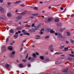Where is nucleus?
<instances>
[{"instance_id":"1","label":"nucleus","mask_w":74,"mask_h":74,"mask_svg":"<svg viewBox=\"0 0 74 74\" xmlns=\"http://www.w3.org/2000/svg\"><path fill=\"white\" fill-rule=\"evenodd\" d=\"M15 51H13L12 52V53L10 54V56L11 58H13L14 57V54H15Z\"/></svg>"},{"instance_id":"2","label":"nucleus","mask_w":74,"mask_h":74,"mask_svg":"<svg viewBox=\"0 0 74 74\" xmlns=\"http://www.w3.org/2000/svg\"><path fill=\"white\" fill-rule=\"evenodd\" d=\"M47 31L48 32H50L51 33L54 34L55 33V32L54 31H53L52 30H51V29H47Z\"/></svg>"},{"instance_id":"3","label":"nucleus","mask_w":74,"mask_h":74,"mask_svg":"<svg viewBox=\"0 0 74 74\" xmlns=\"http://www.w3.org/2000/svg\"><path fill=\"white\" fill-rule=\"evenodd\" d=\"M55 34L56 35V36H58L59 37H62V36L60 33H57L56 32L55 33Z\"/></svg>"},{"instance_id":"4","label":"nucleus","mask_w":74,"mask_h":74,"mask_svg":"<svg viewBox=\"0 0 74 74\" xmlns=\"http://www.w3.org/2000/svg\"><path fill=\"white\" fill-rule=\"evenodd\" d=\"M52 47H53V45H51L49 47V49H51L50 50L51 52H53V49L52 48Z\"/></svg>"},{"instance_id":"5","label":"nucleus","mask_w":74,"mask_h":74,"mask_svg":"<svg viewBox=\"0 0 74 74\" xmlns=\"http://www.w3.org/2000/svg\"><path fill=\"white\" fill-rule=\"evenodd\" d=\"M8 49L10 50V51H11L12 49V47L11 46H10L8 47Z\"/></svg>"},{"instance_id":"6","label":"nucleus","mask_w":74,"mask_h":74,"mask_svg":"<svg viewBox=\"0 0 74 74\" xmlns=\"http://www.w3.org/2000/svg\"><path fill=\"white\" fill-rule=\"evenodd\" d=\"M63 53L62 52H57L55 54V55H59V54H62Z\"/></svg>"},{"instance_id":"7","label":"nucleus","mask_w":74,"mask_h":74,"mask_svg":"<svg viewBox=\"0 0 74 74\" xmlns=\"http://www.w3.org/2000/svg\"><path fill=\"white\" fill-rule=\"evenodd\" d=\"M24 34H25V35H30V34L29 33L26 32H24Z\"/></svg>"},{"instance_id":"8","label":"nucleus","mask_w":74,"mask_h":74,"mask_svg":"<svg viewBox=\"0 0 74 74\" xmlns=\"http://www.w3.org/2000/svg\"><path fill=\"white\" fill-rule=\"evenodd\" d=\"M5 67L6 68H8V67H10V65L8 64H7L5 65Z\"/></svg>"},{"instance_id":"9","label":"nucleus","mask_w":74,"mask_h":74,"mask_svg":"<svg viewBox=\"0 0 74 74\" xmlns=\"http://www.w3.org/2000/svg\"><path fill=\"white\" fill-rule=\"evenodd\" d=\"M40 58L41 59V60H43L44 59V57L43 56H40Z\"/></svg>"},{"instance_id":"10","label":"nucleus","mask_w":74,"mask_h":74,"mask_svg":"<svg viewBox=\"0 0 74 74\" xmlns=\"http://www.w3.org/2000/svg\"><path fill=\"white\" fill-rule=\"evenodd\" d=\"M22 18V16H20L17 18V19H21Z\"/></svg>"},{"instance_id":"11","label":"nucleus","mask_w":74,"mask_h":74,"mask_svg":"<svg viewBox=\"0 0 74 74\" xmlns=\"http://www.w3.org/2000/svg\"><path fill=\"white\" fill-rule=\"evenodd\" d=\"M59 21V18H56V19H55V22H58Z\"/></svg>"},{"instance_id":"12","label":"nucleus","mask_w":74,"mask_h":74,"mask_svg":"<svg viewBox=\"0 0 74 74\" xmlns=\"http://www.w3.org/2000/svg\"><path fill=\"white\" fill-rule=\"evenodd\" d=\"M52 18H49L48 19V21L49 22H50V21H52Z\"/></svg>"},{"instance_id":"13","label":"nucleus","mask_w":74,"mask_h":74,"mask_svg":"<svg viewBox=\"0 0 74 74\" xmlns=\"http://www.w3.org/2000/svg\"><path fill=\"white\" fill-rule=\"evenodd\" d=\"M68 70V69H67L64 70L63 71V72H64L65 73H67V72Z\"/></svg>"},{"instance_id":"14","label":"nucleus","mask_w":74,"mask_h":74,"mask_svg":"<svg viewBox=\"0 0 74 74\" xmlns=\"http://www.w3.org/2000/svg\"><path fill=\"white\" fill-rule=\"evenodd\" d=\"M67 36H70V32H68L67 33Z\"/></svg>"},{"instance_id":"15","label":"nucleus","mask_w":74,"mask_h":74,"mask_svg":"<svg viewBox=\"0 0 74 74\" xmlns=\"http://www.w3.org/2000/svg\"><path fill=\"white\" fill-rule=\"evenodd\" d=\"M10 33H14V30L11 29L10 30Z\"/></svg>"},{"instance_id":"16","label":"nucleus","mask_w":74,"mask_h":74,"mask_svg":"<svg viewBox=\"0 0 74 74\" xmlns=\"http://www.w3.org/2000/svg\"><path fill=\"white\" fill-rule=\"evenodd\" d=\"M45 61H49V59L48 58H46L45 59Z\"/></svg>"},{"instance_id":"17","label":"nucleus","mask_w":74,"mask_h":74,"mask_svg":"<svg viewBox=\"0 0 74 74\" xmlns=\"http://www.w3.org/2000/svg\"><path fill=\"white\" fill-rule=\"evenodd\" d=\"M18 35H15L14 36V38L16 39V38H18Z\"/></svg>"},{"instance_id":"18","label":"nucleus","mask_w":74,"mask_h":74,"mask_svg":"<svg viewBox=\"0 0 74 74\" xmlns=\"http://www.w3.org/2000/svg\"><path fill=\"white\" fill-rule=\"evenodd\" d=\"M11 16V14L10 13L8 14V16L9 17H10Z\"/></svg>"},{"instance_id":"19","label":"nucleus","mask_w":74,"mask_h":74,"mask_svg":"<svg viewBox=\"0 0 74 74\" xmlns=\"http://www.w3.org/2000/svg\"><path fill=\"white\" fill-rule=\"evenodd\" d=\"M19 66L20 67H23V64H19Z\"/></svg>"},{"instance_id":"20","label":"nucleus","mask_w":74,"mask_h":74,"mask_svg":"<svg viewBox=\"0 0 74 74\" xmlns=\"http://www.w3.org/2000/svg\"><path fill=\"white\" fill-rule=\"evenodd\" d=\"M0 10L1 12H3V9L1 7H0Z\"/></svg>"},{"instance_id":"21","label":"nucleus","mask_w":74,"mask_h":74,"mask_svg":"<svg viewBox=\"0 0 74 74\" xmlns=\"http://www.w3.org/2000/svg\"><path fill=\"white\" fill-rule=\"evenodd\" d=\"M21 27H17L16 28V29L17 30H21Z\"/></svg>"},{"instance_id":"22","label":"nucleus","mask_w":74,"mask_h":74,"mask_svg":"<svg viewBox=\"0 0 74 74\" xmlns=\"http://www.w3.org/2000/svg\"><path fill=\"white\" fill-rule=\"evenodd\" d=\"M64 47V46H62L60 47V49H63V48Z\"/></svg>"},{"instance_id":"23","label":"nucleus","mask_w":74,"mask_h":74,"mask_svg":"<svg viewBox=\"0 0 74 74\" xmlns=\"http://www.w3.org/2000/svg\"><path fill=\"white\" fill-rule=\"evenodd\" d=\"M58 27H61L62 26V24H59L58 25Z\"/></svg>"},{"instance_id":"24","label":"nucleus","mask_w":74,"mask_h":74,"mask_svg":"<svg viewBox=\"0 0 74 74\" xmlns=\"http://www.w3.org/2000/svg\"><path fill=\"white\" fill-rule=\"evenodd\" d=\"M24 14H25V12H23L21 13L20 15H24Z\"/></svg>"},{"instance_id":"25","label":"nucleus","mask_w":74,"mask_h":74,"mask_svg":"<svg viewBox=\"0 0 74 74\" xmlns=\"http://www.w3.org/2000/svg\"><path fill=\"white\" fill-rule=\"evenodd\" d=\"M55 64H60V63H58V62H56Z\"/></svg>"},{"instance_id":"26","label":"nucleus","mask_w":74,"mask_h":74,"mask_svg":"<svg viewBox=\"0 0 74 74\" xmlns=\"http://www.w3.org/2000/svg\"><path fill=\"white\" fill-rule=\"evenodd\" d=\"M21 1H17V2H16V3H21Z\"/></svg>"},{"instance_id":"27","label":"nucleus","mask_w":74,"mask_h":74,"mask_svg":"<svg viewBox=\"0 0 74 74\" xmlns=\"http://www.w3.org/2000/svg\"><path fill=\"white\" fill-rule=\"evenodd\" d=\"M69 55L72 57H74V55L73 54H69Z\"/></svg>"},{"instance_id":"28","label":"nucleus","mask_w":74,"mask_h":74,"mask_svg":"<svg viewBox=\"0 0 74 74\" xmlns=\"http://www.w3.org/2000/svg\"><path fill=\"white\" fill-rule=\"evenodd\" d=\"M33 57H34V58H36V54L34 53L33 54Z\"/></svg>"},{"instance_id":"29","label":"nucleus","mask_w":74,"mask_h":74,"mask_svg":"<svg viewBox=\"0 0 74 74\" xmlns=\"http://www.w3.org/2000/svg\"><path fill=\"white\" fill-rule=\"evenodd\" d=\"M68 47H67V48H66V47H64V49H65V51H67V49H68Z\"/></svg>"},{"instance_id":"30","label":"nucleus","mask_w":74,"mask_h":74,"mask_svg":"<svg viewBox=\"0 0 74 74\" xmlns=\"http://www.w3.org/2000/svg\"><path fill=\"white\" fill-rule=\"evenodd\" d=\"M49 37V36H47L45 37V38H48Z\"/></svg>"},{"instance_id":"31","label":"nucleus","mask_w":74,"mask_h":74,"mask_svg":"<svg viewBox=\"0 0 74 74\" xmlns=\"http://www.w3.org/2000/svg\"><path fill=\"white\" fill-rule=\"evenodd\" d=\"M71 41L72 43H74V40H71Z\"/></svg>"},{"instance_id":"32","label":"nucleus","mask_w":74,"mask_h":74,"mask_svg":"<svg viewBox=\"0 0 74 74\" xmlns=\"http://www.w3.org/2000/svg\"><path fill=\"white\" fill-rule=\"evenodd\" d=\"M34 9V10H37V7H35L34 8H33Z\"/></svg>"},{"instance_id":"33","label":"nucleus","mask_w":74,"mask_h":74,"mask_svg":"<svg viewBox=\"0 0 74 74\" xmlns=\"http://www.w3.org/2000/svg\"><path fill=\"white\" fill-rule=\"evenodd\" d=\"M21 7H24L25 6V5H24V4H22L21 5Z\"/></svg>"},{"instance_id":"34","label":"nucleus","mask_w":74,"mask_h":74,"mask_svg":"<svg viewBox=\"0 0 74 74\" xmlns=\"http://www.w3.org/2000/svg\"><path fill=\"white\" fill-rule=\"evenodd\" d=\"M23 62H26L27 60H23Z\"/></svg>"},{"instance_id":"35","label":"nucleus","mask_w":74,"mask_h":74,"mask_svg":"<svg viewBox=\"0 0 74 74\" xmlns=\"http://www.w3.org/2000/svg\"><path fill=\"white\" fill-rule=\"evenodd\" d=\"M65 28H64L63 29H61L60 30V31L61 32H63V30H65Z\"/></svg>"},{"instance_id":"36","label":"nucleus","mask_w":74,"mask_h":74,"mask_svg":"<svg viewBox=\"0 0 74 74\" xmlns=\"http://www.w3.org/2000/svg\"><path fill=\"white\" fill-rule=\"evenodd\" d=\"M10 4H11V3H9V2H8V5H10Z\"/></svg>"},{"instance_id":"37","label":"nucleus","mask_w":74,"mask_h":74,"mask_svg":"<svg viewBox=\"0 0 74 74\" xmlns=\"http://www.w3.org/2000/svg\"><path fill=\"white\" fill-rule=\"evenodd\" d=\"M44 29L43 28H42L41 29L40 31H44Z\"/></svg>"},{"instance_id":"38","label":"nucleus","mask_w":74,"mask_h":74,"mask_svg":"<svg viewBox=\"0 0 74 74\" xmlns=\"http://www.w3.org/2000/svg\"><path fill=\"white\" fill-rule=\"evenodd\" d=\"M6 42H8V38H7L6 39Z\"/></svg>"},{"instance_id":"39","label":"nucleus","mask_w":74,"mask_h":74,"mask_svg":"<svg viewBox=\"0 0 74 74\" xmlns=\"http://www.w3.org/2000/svg\"><path fill=\"white\" fill-rule=\"evenodd\" d=\"M38 15V14H34V16H37V15Z\"/></svg>"},{"instance_id":"40","label":"nucleus","mask_w":74,"mask_h":74,"mask_svg":"<svg viewBox=\"0 0 74 74\" xmlns=\"http://www.w3.org/2000/svg\"><path fill=\"white\" fill-rule=\"evenodd\" d=\"M34 23L33 24H32V27H34Z\"/></svg>"},{"instance_id":"41","label":"nucleus","mask_w":74,"mask_h":74,"mask_svg":"<svg viewBox=\"0 0 74 74\" xmlns=\"http://www.w3.org/2000/svg\"><path fill=\"white\" fill-rule=\"evenodd\" d=\"M36 55H39V54L37 52H36Z\"/></svg>"},{"instance_id":"42","label":"nucleus","mask_w":74,"mask_h":74,"mask_svg":"<svg viewBox=\"0 0 74 74\" xmlns=\"http://www.w3.org/2000/svg\"><path fill=\"white\" fill-rule=\"evenodd\" d=\"M43 34V32H41L40 33V34Z\"/></svg>"},{"instance_id":"43","label":"nucleus","mask_w":74,"mask_h":74,"mask_svg":"<svg viewBox=\"0 0 74 74\" xmlns=\"http://www.w3.org/2000/svg\"><path fill=\"white\" fill-rule=\"evenodd\" d=\"M2 2H3V0H0V3H2Z\"/></svg>"},{"instance_id":"44","label":"nucleus","mask_w":74,"mask_h":74,"mask_svg":"<svg viewBox=\"0 0 74 74\" xmlns=\"http://www.w3.org/2000/svg\"><path fill=\"white\" fill-rule=\"evenodd\" d=\"M30 64H29L28 65V67H30Z\"/></svg>"},{"instance_id":"45","label":"nucleus","mask_w":74,"mask_h":74,"mask_svg":"<svg viewBox=\"0 0 74 74\" xmlns=\"http://www.w3.org/2000/svg\"><path fill=\"white\" fill-rule=\"evenodd\" d=\"M26 41V40H24L23 41V42H25Z\"/></svg>"},{"instance_id":"46","label":"nucleus","mask_w":74,"mask_h":74,"mask_svg":"<svg viewBox=\"0 0 74 74\" xmlns=\"http://www.w3.org/2000/svg\"><path fill=\"white\" fill-rule=\"evenodd\" d=\"M60 9L61 10H63V8L62 7H61Z\"/></svg>"},{"instance_id":"47","label":"nucleus","mask_w":74,"mask_h":74,"mask_svg":"<svg viewBox=\"0 0 74 74\" xmlns=\"http://www.w3.org/2000/svg\"><path fill=\"white\" fill-rule=\"evenodd\" d=\"M36 37H40V36L39 35H37L36 36Z\"/></svg>"},{"instance_id":"48","label":"nucleus","mask_w":74,"mask_h":74,"mask_svg":"<svg viewBox=\"0 0 74 74\" xmlns=\"http://www.w3.org/2000/svg\"><path fill=\"white\" fill-rule=\"evenodd\" d=\"M31 59V57H29V59H28L29 60H30V59Z\"/></svg>"},{"instance_id":"49","label":"nucleus","mask_w":74,"mask_h":74,"mask_svg":"<svg viewBox=\"0 0 74 74\" xmlns=\"http://www.w3.org/2000/svg\"><path fill=\"white\" fill-rule=\"evenodd\" d=\"M39 3L40 4H42V2L40 1Z\"/></svg>"},{"instance_id":"50","label":"nucleus","mask_w":74,"mask_h":74,"mask_svg":"<svg viewBox=\"0 0 74 74\" xmlns=\"http://www.w3.org/2000/svg\"><path fill=\"white\" fill-rule=\"evenodd\" d=\"M18 33H21V31H18Z\"/></svg>"},{"instance_id":"51","label":"nucleus","mask_w":74,"mask_h":74,"mask_svg":"<svg viewBox=\"0 0 74 74\" xmlns=\"http://www.w3.org/2000/svg\"><path fill=\"white\" fill-rule=\"evenodd\" d=\"M27 27H30V25H28Z\"/></svg>"},{"instance_id":"52","label":"nucleus","mask_w":74,"mask_h":74,"mask_svg":"<svg viewBox=\"0 0 74 74\" xmlns=\"http://www.w3.org/2000/svg\"><path fill=\"white\" fill-rule=\"evenodd\" d=\"M25 30H22V32H25Z\"/></svg>"},{"instance_id":"53","label":"nucleus","mask_w":74,"mask_h":74,"mask_svg":"<svg viewBox=\"0 0 74 74\" xmlns=\"http://www.w3.org/2000/svg\"><path fill=\"white\" fill-rule=\"evenodd\" d=\"M30 18H32V19H33V18H34V17L32 16V17H30Z\"/></svg>"},{"instance_id":"54","label":"nucleus","mask_w":74,"mask_h":74,"mask_svg":"<svg viewBox=\"0 0 74 74\" xmlns=\"http://www.w3.org/2000/svg\"><path fill=\"white\" fill-rule=\"evenodd\" d=\"M28 54H27V55L26 57V59H27V57H28Z\"/></svg>"},{"instance_id":"55","label":"nucleus","mask_w":74,"mask_h":74,"mask_svg":"<svg viewBox=\"0 0 74 74\" xmlns=\"http://www.w3.org/2000/svg\"><path fill=\"white\" fill-rule=\"evenodd\" d=\"M66 44H68L69 43V42H68V41H66Z\"/></svg>"},{"instance_id":"56","label":"nucleus","mask_w":74,"mask_h":74,"mask_svg":"<svg viewBox=\"0 0 74 74\" xmlns=\"http://www.w3.org/2000/svg\"><path fill=\"white\" fill-rule=\"evenodd\" d=\"M22 49H23V48H21V51H22Z\"/></svg>"},{"instance_id":"57","label":"nucleus","mask_w":74,"mask_h":74,"mask_svg":"<svg viewBox=\"0 0 74 74\" xmlns=\"http://www.w3.org/2000/svg\"><path fill=\"white\" fill-rule=\"evenodd\" d=\"M49 9H51V6L49 7Z\"/></svg>"},{"instance_id":"58","label":"nucleus","mask_w":74,"mask_h":74,"mask_svg":"<svg viewBox=\"0 0 74 74\" xmlns=\"http://www.w3.org/2000/svg\"><path fill=\"white\" fill-rule=\"evenodd\" d=\"M18 10H16V12H18Z\"/></svg>"},{"instance_id":"59","label":"nucleus","mask_w":74,"mask_h":74,"mask_svg":"<svg viewBox=\"0 0 74 74\" xmlns=\"http://www.w3.org/2000/svg\"><path fill=\"white\" fill-rule=\"evenodd\" d=\"M20 35L21 36H22L23 35V34H20Z\"/></svg>"},{"instance_id":"60","label":"nucleus","mask_w":74,"mask_h":74,"mask_svg":"<svg viewBox=\"0 0 74 74\" xmlns=\"http://www.w3.org/2000/svg\"><path fill=\"white\" fill-rule=\"evenodd\" d=\"M18 34V32H17L16 33H15L16 34Z\"/></svg>"},{"instance_id":"61","label":"nucleus","mask_w":74,"mask_h":74,"mask_svg":"<svg viewBox=\"0 0 74 74\" xmlns=\"http://www.w3.org/2000/svg\"><path fill=\"white\" fill-rule=\"evenodd\" d=\"M71 53H72L73 54V53H74V52L73 51H72Z\"/></svg>"},{"instance_id":"62","label":"nucleus","mask_w":74,"mask_h":74,"mask_svg":"<svg viewBox=\"0 0 74 74\" xmlns=\"http://www.w3.org/2000/svg\"><path fill=\"white\" fill-rule=\"evenodd\" d=\"M24 23H28V22H24Z\"/></svg>"},{"instance_id":"63","label":"nucleus","mask_w":74,"mask_h":74,"mask_svg":"<svg viewBox=\"0 0 74 74\" xmlns=\"http://www.w3.org/2000/svg\"><path fill=\"white\" fill-rule=\"evenodd\" d=\"M42 18H44V16H42Z\"/></svg>"},{"instance_id":"64","label":"nucleus","mask_w":74,"mask_h":74,"mask_svg":"<svg viewBox=\"0 0 74 74\" xmlns=\"http://www.w3.org/2000/svg\"><path fill=\"white\" fill-rule=\"evenodd\" d=\"M39 38H36L35 39H39Z\"/></svg>"}]
</instances>
